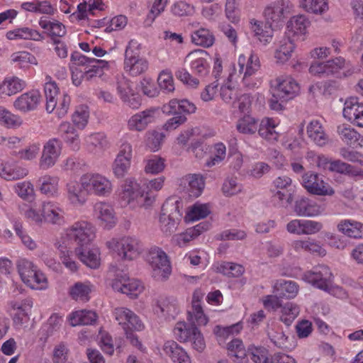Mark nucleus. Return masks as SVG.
Here are the masks:
<instances>
[{
  "mask_svg": "<svg viewBox=\"0 0 363 363\" xmlns=\"http://www.w3.org/2000/svg\"><path fill=\"white\" fill-rule=\"evenodd\" d=\"M26 82L16 77H6L0 83V99L11 96L21 91L26 87Z\"/></svg>",
  "mask_w": 363,
  "mask_h": 363,
  "instance_id": "obj_40",
  "label": "nucleus"
},
{
  "mask_svg": "<svg viewBox=\"0 0 363 363\" xmlns=\"http://www.w3.org/2000/svg\"><path fill=\"white\" fill-rule=\"evenodd\" d=\"M183 190L191 197H199L205 186L204 178L199 174H190L183 177L180 180Z\"/></svg>",
  "mask_w": 363,
  "mask_h": 363,
  "instance_id": "obj_32",
  "label": "nucleus"
},
{
  "mask_svg": "<svg viewBox=\"0 0 363 363\" xmlns=\"http://www.w3.org/2000/svg\"><path fill=\"white\" fill-rule=\"evenodd\" d=\"M250 25L255 37L261 43L267 45L271 42L273 38V29L269 23L252 19L250 21Z\"/></svg>",
  "mask_w": 363,
  "mask_h": 363,
  "instance_id": "obj_47",
  "label": "nucleus"
},
{
  "mask_svg": "<svg viewBox=\"0 0 363 363\" xmlns=\"http://www.w3.org/2000/svg\"><path fill=\"white\" fill-rule=\"evenodd\" d=\"M11 61L16 67L19 68H27L30 65H37L36 57L28 51H18L11 55Z\"/></svg>",
  "mask_w": 363,
  "mask_h": 363,
  "instance_id": "obj_62",
  "label": "nucleus"
},
{
  "mask_svg": "<svg viewBox=\"0 0 363 363\" xmlns=\"http://www.w3.org/2000/svg\"><path fill=\"white\" fill-rule=\"evenodd\" d=\"M302 186L308 192L315 195L331 196L335 191L331 186L325 182L318 174L308 172L302 176Z\"/></svg>",
  "mask_w": 363,
  "mask_h": 363,
  "instance_id": "obj_17",
  "label": "nucleus"
},
{
  "mask_svg": "<svg viewBox=\"0 0 363 363\" xmlns=\"http://www.w3.org/2000/svg\"><path fill=\"white\" fill-rule=\"evenodd\" d=\"M118 196L121 203L132 209L148 208L152 205V197L145 194L135 177H128L120 186Z\"/></svg>",
  "mask_w": 363,
  "mask_h": 363,
  "instance_id": "obj_2",
  "label": "nucleus"
},
{
  "mask_svg": "<svg viewBox=\"0 0 363 363\" xmlns=\"http://www.w3.org/2000/svg\"><path fill=\"white\" fill-rule=\"evenodd\" d=\"M328 75L338 79H345L352 75L354 68L349 60L342 56H337L326 60Z\"/></svg>",
  "mask_w": 363,
  "mask_h": 363,
  "instance_id": "obj_26",
  "label": "nucleus"
},
{
  "mask_svg": "<svg viewBox=\"0 0 363 363\" xmlns=\"http://www.w3.org/2000/svg\"><path fill=\"white\" fill-rule=\"evenodd\" d=\"M147 260L152 269V277L157 281H166L170 276L172 267L165 252L159 247H152L147 253Z\"/></svg>",
  "mask_w": 363,
  "mask_h": 363,
  "instance_id": "obj_8",
  "label": "nucleus"
},
{
  "mask_svg": "<svg viewBox=\"0 0 363 363\" xmlns=\"http://www.w3.org/2000/svg\"><path fill=\"white\" fill-rule=\"evenodd\" d=\"M237 75L230 73L228 81L220 87V97L225 103H233L238 97V89L235 87Z\"/></svg>",
  "mask_w": 363,
  "mask_h": 363,
  "instance_id": "obj_55",
  "label": "nucleus"
},
{
  "mask_svg": "<svg viewBox=\"0 0 363 363\" xmlns=\"http://www.w3.org/2000/svg\"><path fill=\"white\" fill-rule=\"evenodd\" d=\"M337 133L340 139L351 147H363V136L353 127L347 123L337 126Z\"/></svg>",
  "mask_w": 363,
  "mask_h": 363,
  "instance_id": "obj_38",
  "label": "nucleus"
},
{
  "mask_svg": "<svg viewBox=\"0 0 363 363\" xmlns=\"http://www.w3.org/2000/svg\"><path fill=\"white\" fill-rule=\"evenodd\" d=\"M182 202L175 197L167 199L163 203L159 216V228L165 236L174 233L182 218Z\"/></svg>",
  "mask_w": 363,
  "mask_h": 363,
  "instance_id": "obj_4",
  "label": "nucleus"
},
{
  "mask_svg": "<svg viewBox=\"0 0 363 363\" xmlns=\"http://www.w3.org/2000/svg\"><path fill=\"white\" fill-rule=\"evenodd\" d=\"M67 201L74 206H82L88 201L89 194L83 175L79 180H72L65 186Z\"/></svg>",
  "mask_w": 363,
  "mask_h": 363,
  "instance_id": "obj_15",
  "label": "nucleus"
},
{
  "mask_svg": "<svg viewBox=\"0 0 363 363\" xmlns=\"http://www.w3.org/2000/svg\"><path fill=\"white\" fill-rule=\"evenodd\" d=\"M155 313L165 318H174L179 311L177 301L172 297H165L156 301L153 306Z\"/></svg>",
  "mask_w": 363,
  "mask_h": 363,
  "instance_id": "obj_45",
  "label": "nucleus"
},
{
  "mask_svg": "<svg viewBox=\"0 0 363 363\" xmlns=\"http://www.w3.org/2000/svg\"><path fill=\"white\" fill-rule=\"evenodd\" d=\"M306 134L311 141L318 146H325L328 143V135L323 124L318 120H312L307 125Z\"/></svg>",
  "mask_w": 363,
  "mask_h": 363,
  "instance_id": "obj_43",
  "label": "nucleus"
},
{
  "mask_svg": "<svg viewBox=\"0 0 363 363\" xmlns=\"http://www.w3.org/2000/svg\"><path fill=\"white\" fill-rule=\"evenodd\" d=\"M227 150L224 143L218 142L213 144L212 146L211 155L206 161L204 166L211 168L220 164L225 160Z\"/></svg>",
  "mask_w": 363,
  "mask_h": 363,
  "instance_id": "obj_59",
  "label": "nucleus"
},
{
  "mask_svg": "<svg viewBox=\"0 0 363 363\" xmlns=\"http://www.w3.org/2000/svg\"><path fill=\"white\" fill-rule=\"evenodd\" d=\"M44 92L46 99L45 109L48 113H52L56 105V99L60 95L59 87L50 76L45 77Z\"/></svg>",
  "mask_w": 363,
  "mask_h": 363,
  "instance_id": "obj_50",
  "label": "nucleus"
},
{
  "mask_svg": "<svg viewBox=\"0 0 363 363\" xmlns=\"http://www.w3.org/2000/svg\"><path fill=\"white\" fill-rule=\"evenodd\" d=\"M298 7L306 13L323 15L329 9L328 0H298Z\"/></svg>",
  "mask_w": 363,
  "mask_h": 363,
  "instance_id": "obj_53",
  "label": "nucleus"
},
{
  "mask_svg": "<svg viewBox=\"0 0 363 363\" xmlns=\"http://www.w3.org/2000/svg\"><path fill=\"white\" fill-rule=\"evenodd\" d=\"M98 318L97 314L91 310H77L72 311L67 316L69 325L75 327L81 325H91Z\"/></svg>",
  "mask_w": 363,
  "mask_h": 363,
  "instance_id": "obj_49",
  "label": "nucleus"
},
{
  "mask_svg": "<svg viewBox=\"0 0 363 363\" xmlns=\"http://www.w3.org/2000/svg\"><path fill=\"white\" fill-rule=\"evenodd\" d=\"M239 74L242 75V82L249 89L258 88L262 82V78L257 76L261 64L259 56L253 50L240 54L238 58Z\"/></svg>",
  "mask_w": 363,
  "mask_h": 363,
  "instance_id": "obj_3",
  "label": "nucleus"
},
{
  "mask_svg": "<svg viewBox=\"0 0 363 363\" xmlns=\"http://www.w3.org/2000/svg\"><path fill=\"white\" fill-rule=\"evenodd\" d=\"M132 157V145L126 139L122 138L119 151L112 164L113 174L116 178H123L128 172L131 166Z\"/></svg>",
  "mask_w": 363,
  "mask_h": 363,
  "instance_id": "obj_12",
  "label": "nucleus"
},
{
  "mask_svg": "<svg viewBox=\"0 0 363 363\" xmlns=\"http://www.w3.org/2000/svg\"><path fill=\"white\" fill-rule=\"evenodd\" d=\"M301 87L291 75H280L270 81L272 98L269 100V108L276 111L284 109L285 104L300 93Z\"/></svg>",
  "mask_w": 363,
  "mask_h": 363,
  "instance_id": "obj_1",
  "label": "nucleus"
},
{
  "mask_svg": "<svg viewBox=\"0 0 363 363\" xmlns=\"http://www.w3.org/2000/svg\"><path fill=\"white\" fill-rule=\"evenodd\" d=\"M210 223L201 222L192 228H187L184 232L174 235L172 242L180 247L186 246L191 241L198 238L210 228Z\"/></svg>",
  "mask_w": 363,
  "mask_h": 363,
  "instance_id": "obj_30",
  "label": "nucleus"
},
{
  "mask_svg": "<svg viewBox=\"0 0 363 363\" xmlns=\"http://www.w3.org/2000/svg\"><path fill=\"white\" fill-rule=\"evenodd\" d=\"M323 228L322 223L314 220L292 219L286 225L289 234L296 235H311L319 233Z\"/></svg>",
  "mask_w": 363,
  "mask_h": 363,
  "instance_id": "obj_19",
  "label": "nucleus"
},
{
  "mask_svg": "<svg viewBox=\"0 0 363 363\" xmlns=\"http://www.w3.org/2000/svg\"><path fill=\"white\" fill-rule=\"evenodd\" d=\"M89 119V111L88 106L80 105L76 107L71 116V121L75 128L78 130H84Z\"/></svg>",
  "mask_w": 363,
  "mask_h": 363,
  "instance_id": "obj_64",
  "label": "nucleus"
},
{
  "mask_svg": "<svg viewBox=\"0 0 363 363\" xmlns=\"http://www.w3.org/2000/svg\"><path fill=\"white\" fill-rule=\"evenodd\" d=\"M208 59L207 52L201 49L194 50L186 57V60L189 61L191 72L200 76H205L209 72Z\"/></svg>",
  "mask_w": 363,
  "mask_h": 363,
  "instance_id": "obj_27",
  "label": "nucleus"
},
{
  "mask_svg": "<svg viewBox=\"0 0 363 363\" xmlns=\"http://www.w3.org/2000/svg\"><path fill=\"white\" fill-rule=\"evenodd\" d=\"M116 89L121 99L129 107L138 108L140 97L133 89V84L123 75L117 77Z\"/></svg>",
  "mask_w": 363,
  "mask_h": 363,
  "instance_id": "obj_20",
  "label": "nucleus"
},
{
  "mask_svg": "<svg viewBox=\"0 0 363 363\" xmlns=\"http://www.w3.org/2000/svg\"><path fill=\"white\" fill-rule=\"evenodd\" d=\"M229 354L233 357V361L237 363H248L247 351L240 339H233L228 344Z\"/></svg>",
  "mask_w": 363,
  "mask_h": 363,
  "instance_id": "obj_56",
  "label": "nucleus"
},
{
  "mask_svg": "<svg viewBox=\"0 0 363 363\" xmlns=\"http://www.w3.org/2000/svg\"><path fill=\"white\" fill-rule=\"evenodd\" d=\"M54 245L59 250V257L62 264L70 272H76L79 269V264L75 260V252L67 250L68 245H66L65 242L56 241Z\"/></svg>",
  "mask_w": 363,
  "mask_h": 363,
  "instance_id": "obj_48",
  "label": "nucleus"
},
{
  "mask_svg": "<svg viewBox=\"0 0 363 363\" xmlns=\"http://www.w3.org/2000/svg\"><path fill=\"white\" fill-rule=\"evenodd\" d=\"M62 142L57 138H51L48 140L43 149L40 159V167L43 169H48L53 167L58 160L62 152Z\"/></svg>",
  "mask_w": 363,
  "mask_h": 363,
  "instance_id": "obj_22",
  "label": "nucleus"
},
{
  "mask_svg": "<svg viewBox=\"0 0 363 363\" xmlns=\"http://www.w3.org/2000/svg\"><path fill=\"white\" fill-rule=\"evenodd\" d=\"M111 286L114 291L125 294L132 299L137 298L145 289L143 282L135 279H130L123 272H116Z\"/></svg>",
  "mask_w": 363,
  "mask_h": 363,
  "instance_id": "obj_11",
  "label": "nucleus"
},
{
  "mask_svg": "<svg viewBox=\"0 0 363 363\" xmlns=\"http://www.w3.org/2000/svg\"><path fill=\"white\" fill-rule=\"evenodd\" d=\"M300 313L299 306L292 302H287L280 306L279 320L286 325H291Z\"/></svg>",
  "mask_w": 363,
  "mask_h": 363,
  "instance_id": "obj_57",
  "label": "nucleus"
},
{
  "mask_svg": "<svg viewBox=\"0 0 363 363\" xmlns=\"http://www.w3.org/2000/svg\"><path fill=\"white\" fill-rule=\"evenodd\" d=\"M311 21L304 14L292 16L286 23V34L293 40H304Z\"/></svg>",
  "mask_w": 363,
  "mask_h": 363,
  "instance_id": "obj_24",
  "label": "nucleus"
},
{
  "mask_svg": "<svg viewBox=\"0 0 363 363\" xmlns=\"http://www.w3.org/2000/svg\"><path fill=\"white\" fill-rule=\"evenodd\" d=\"M280 120L277 118L265 117L262 119L257 131L259 135L270 142L275 143L279 138V133L275 128L279 125Z\"/></svg>",
  "mask_w": 363,
  "mask_h": 363,
  "instance_id": "obj_37",
  "label": "nucleus"
},
{
  "mask_svg": "<svg viewBox=\"0 0 363 363\" xmlns=\"http://www.w3.org/2000/svg\"><path fill=\"white\" fill-rule=\"evenodd\" d=\"M11 309L15 311L13 313V321L16 324H23L29 320L33 301L30 298H26L21 301H12L9 303Z\"/></svg>",
  "mask_w": 363,
  "mask_h": 363,
  "instance_id": "obj_42",
  "label": "nucleus"
},
{
  "mask_svg": "<svg viewBox=\"0 0 363 363\" xmlns=\"http://www.w3.org/2000/svg\"><path fill=\"white\" fill-rule=\"evenodd\" d=\"M89 196L106 198L113 191V182L104 174L98 172H86L82 174Z\"/></svg>",
  "mask_w": 363,
  "mask_h": 363,
  "instance_id": "obj_10",
  "label": "nucleus"
},
{
  "mask_svg": "<svg viewBox=\"0 0 363 363\" xmlns=\"http://www.w3.org/2000/svg\"><path fill=\"white\" fill-rule=\"evenodd\" d=\"M16 268L22 281L26 284L38 267L30 259L20 258L16 262Z\"/></svg>",
  "mask_w": 363,
  "mask_h": 363,
  "instance_id": "obj_60",
  "label": "nucleus"
},
{
  "mask_svg": "<svg viewBox=\"0 0 363 363\" xmlns=\"http://www.w3.org/2000/svg\"><path fill=\"white\" fill-rule=\"evenodd\" d=\"M333 274L330 269L324 264H319L303 273L302 279L313 286L324 290L328 284L333 283Z\"/></svg>",
  "mask_w": 363,
  "mask_h": 363,
  "instance_id": "obj_13",
  "label": "nucleus"
},
{
  "mask_svg": "<svg viewBox=\"0 0 363 363\" xmlns=\"http://www.w3.org/2000/svg\"><path fill=\"white\" fill-rule=\"evenodd\" d=\"M162 351L173 363H192L187 351L174 340L166 341L162 345Z\"/></svg>",
  "mask_w": 363,
  "mask_h": 363,
  "instance_id": "obj_31",
  "label": "nucleus"
},
{
  "mask_svg": "<svg viewBox=\"0 0 363 363\" xmlns=\"http://www.w3.org/2000/svg\"><path fill=\"white\" fill-rule=\"evenodd\" d=\"M19 213L30 223L40 225L44 223L43 201L38 207L36 203H22L18 206Z\"/></svg>",
  "mask_w": 363,
  "mask_h": 363,
  "instance_id": "obj_34",
  "label": "nucleus"
},
{
  "mask_svg": "<svg viewBox=\"0 0 363 363\" xmlns=\"http://www.w3.org/2000/svg\"><path fill=\"white\" fill-rule=\"evenodd\" d=\"M28 174L27 168L15 162H4L0 160V177L11 181L24 178Z\"/></svg>",
  "mask_w": 363,
  "mask_h": 363,
  "instance_id": "obj_41",
  "label": "nucleus"
},
{
  "mask_svg": "<svg viewBox=\"0 0 363 363\" xmlns=\"http://www.w3.org/2000/svg\"><path fill=\"white\" fill-rule=\"evenodd\" d=\"M257 121L249 114L240 117L236 123L237 130L245 135H252L257 131Z\"/></svg>",
  "mask_w": 363,
  "mask_h": 363,
  "instance_id": "obj_63",
  "label": "nucleus"
},
{
  "mask_svg": "<svg viewBox=\"0 0 363 363\" xmlns=\"http://www.w3.org/2000/svg\"><path fill=\"white\" fill-rule=\"evenodd\" d=\"M211 211V206L208 203L196 202L187 208L184 219L186 223L195 222L206 218Z\"/></svg>",
  "mask_w": 363,
  "mask_h": 363,
  "instance_id": "obj_51",
  "label": "nucleus"
},
{
  "mask_svg": "<svg viewBox=\"0 0 363 363\" xmlns=\"http://www.w3.org/2000/svg\"><path fill=\"white\" fill-rule=\"evenodd\" d=\"M95 237L96 228L91 223L78 220L63 230L59 241L65 242L68 245L74 241L79 247H84L91 243Z\"/></svg>",
  "mask_w": 363,
  "mask_h": 363,
  "instance_id": "obj_5",
  "label": "nucleus"
},
{
  "mask_svg": "<svg viewBox=\"0 0 363 363\" xmlns=\"http://www.w3.org/2000/svg\"><path fill=\"white\" fill-rule=\"evenodd\" d=\"M113 315L125 333L133 330L142 331L145 329V324L140 318L130 308H116L113 311Z\"/></svg>",
  "mask_w": 363,
  "mask_h": 363,
  "instance_id": "obj_14",
  "label": "nucleus"
},
{
  "mask_svg": "<svg viewBox=\"0 0 363 363\" xmlns=\"http://www.w3.org/2000/svg\"><path fill=\"white\" fill-rule=\"evenodd\" d=\"M337 228L339 232L347 237L354 239H363V223L353 220L344 219L341 220Z\"/></svg>",
  "mask_w": 363,
  "mask_h": 363,
  "instance_id": "obj_46",
  "label": "nucleus"
},
{
  "mask_svg": "<svg viewBox=\"0 0 363 363\" xmlns=\"http://www.w3.org/2000/svg\"><path fill=\"white\" fill-rule=\"evenodd\" d=\"M109 67V62L104 60H96L91 58L89 62L82 68L84 77L86 80L100 76L103 73L104 69Z\"/></svg>",
  "mask_w": 363,
  "mask_h": 363,
  "instance_id": "obj_54",
  "label": "nucleus"
},
{
  "mask_svg": "<svg viewBox=\"0 0 363 363\" xmlns=\"http://www.w3.org/2000/svg\"><path fill=\"white\" fill-rule=\"evenodd\" d=\"M141 45L132 39L126 45L124 54L123 69L131 77H137L145 73L148 67V61L140 56Z\"/></svg>",
  "mask_w": 363,
  "mask_h": 363,
  "instance_id": "obj_6",
  "label": "nucleus"
},
{
  "mask_svg": "<svg viewBox=\"0 0 363 363\" xmlns=\"http://www.w3.org/2000/svg\"><path fill=\"white\" fill-rule=\"evenodd\" d=\"M329 171L345 174L352 177H363L362 169H358L354 166H352L339 160H332Z\"/></svg>",
  "mask_w": 363,
  "mask_h": 363,
  "instance_id": "obj_61",
  "label": "nucleus"
},
{
  "mask_svg": "<svg viewBox=\"0 0 363 363\" xmlns=\"http://www.w3.org/2000/svg\"><path fill=\"white\" fill-rule=\"evenodd\" d=\"M157 115V109L155 108L139 111L129 118L127 123L128 128L132 131H143L155 121Z\"/></svg>",
  "mask_w": 363,
  "mask_h": 363,
  "instance_id": "obj_25",
  "label": "nucleus"
},
{
  "mask_svg": "<svg viewBox=\"0 0 363 363\" xmlns=\"http://www.w3.org/2000/svg\"><path fill=\"white\" fill-rule=\"evenodd\" d=\"M75 254L79 260L89 268L97 269L101 264V252L97 247L89 249L78 247L75 248Z\"/></svg>",
  "mask_w": 363,
  "mask_h": 363,
  "instance_id": "obj_39",
  "label": "nucleus"
},
{
  "mask_svg": "<svg viewBox=\"0 0 363 363\" xmlns=\"http://www.w3.org/2000/svg\"><path fill=\"white\" fill-rule=\"evenodd\" d=\"M296 45L293 39L286 37L280 40L277 44L274 52L276 63L284 65L292 56Z\"/></svg>",
  "mask_w": 363,
  "mask_h": 363,
  "instance_id": "obj_35",
  "label": "nucleus"
},
{
  "mask_svg": "<svg viewBox=\"0 0 363 363\" xmlns=\"http://www.w3.org/2000/svg\"><path fill=\"white\" fill-rule=\"evenodd\" d=\"M60 179L56 176L45 174L37 181L39 191L47 197L57 198L60 195Z\"/></svg>",
  "mask_w": 363,
  "mask_h": 363,
  "instance_id": "obj_36",
  "label": "nucleus"
},
{
  "mask_svg": "<svg viewBox=\"0 0 363 363\" xmlns=\"http://www.w3.org/2000/svg\"><path fill=\"white\" fill-rule=\"evenodd\" d=\"M294 211L298 216L315 217L320 215L324 208L315 201L301 197L295 201Z\"/></svg>",
  "mask_w": 363,
  "mask_h": 363,
  "instance_id": "obj_33",
  "label": "nucleus"
},
{
  "mask_svg": "<svg viewBox=\"0 0 363 363\" xmlns=\"http://www.w3.org/2000/svg\"><path fill=\"white\" fill-rule=\"evenodd\" d=\"M294 11V6L289 0H277L269 4L264 14L267 20L280 22Z\"/></svg>",
  "mask_w": 363,
  "mask_h": 363,
  "instance_id": "obj_21",
  "label": "nucleus"
},
{
  "mask_svg": "<svg viewBox=\"0 0 363 363\" xmlns=\"http://www.w3.org/2000/svg\"><path fill=\"white\" fill-rule=\"evenodd\" d=\"M83 145L89 152L94 155H101L110 147L106 134L102 132L85 135L83 138Z\"/></svg>",
  "mask_w": 363,
  "mask_h": 363,
  "instance_id": "obj_28",
  "label": "nucleus"
},
{
  "mask_svg": "<svg viewBox=\"0 0 363 363\" xmlns=\"http://www.w3.org/2000/svg\"><path fill=\"white\" fill-rule=\"evenodd\" d=\"M165 167L166 160L159 155H151L144 160V172L147 174H159Z\"/></svg>",
  "mask_w": 363,
  "mask_h": 363,
  "instance_id": "obj_58",
  "label": "nucleus"
},
{
  "mask_svg": "<svg viewBox=\"0 0 363 363\" xmlns=\"http://www.w3.org/2000/svg\"><path fill=\"white\" fill-rule=\"evenodd\" d=\"M93 216L104 229H112L118 223V218L113 206L104 201H99L94 203Z\"/></svg>",
  "mask_w": 363,
  "mask_h": 363,
  "instance_id": "obj_16",
  "label": "nucleus"
},
{
  "mask_svg": "<svg viewBox=\"0 0 363 363\" xmlns=\"http://www.w3.org/2000/svg\"><path fill=\"white\" fill-rule=\"evenodd\" d=\"M299 291L298 285L293 281L279 280L273 285V292L280 297L294 298Z\"/></svg>",
  "mask_w": 363,
  "mask_h": 363,
  "instance_id": "obj_52",
  "label": "nucleus"
},
{
  "mask_svg": "<svg viewBox=\"0 0 363 363\" xmlns=\"http://www.w3.org/2000/svg\"><path fill=\"white\" fill-rule=\"evenodd\" d=\"M106 247L117 254L123 259L132 260L136 258L140 250L139 240L134 237L111 238L106 242Z\"/></svg>",
  "mask_w": 363,
  "mask_h": 363,
  "instance_id": "obj_9",
  "label": "nucleus"
},
{
  "mask_svg": "<svg viewBox=\"0 0 363 363\" xmlns=\"http://www.w3.org/2000/svg\"><path fill=\"white\" fill-rule=\"evenodd\" d=\"M44 223L62 226L67 223L66 213L57 202L50 200L43 201Z\"/></svg>",
  "mask_w": 363,
  "mask_h": 363,
  "instance_id": "obj_23",
  "label": "nucleus"
},
{
  "mask_svg": "<svg viewBox=\"0 0 363 363\" xmlns=\"http://www.w3.org/2000/svg\"><path fill=\"white\" fill-rule=\"evenodd\" d=\"M342 116L351 124L363 128V101L355 96L347 98L343 105Z\"/></svg>",
  "mask_w": 363,
  "mask_h": 363,
  "instance_id": "obj_18",
  "label": "nucleus"
},
{
  "mask_svg": "<svg viewBox=\"0 0 363 363\" xmlns=\"http://www.w3.org/2000/svg\"><path fill=\"white\" fill-rule=\"evenodd\" d=\"M296 186L291 177L282 175L276 177L270 188L271 200L276 206L291 204L294 200Z\"/></svg>",
  "mask_w": 363,
  "mask_h": 363,
  "instance_id": "obj_7",
  "label": "nucleus"
},
{
  "mask_svg": "<svg viewBox=\"0 0 363 363\" xmlns=\"http://www.w3.org/2000/svg\"><path fill=\"white\" fill-rule=\"evenodd\" d=\"M6 37L9 40L42 41L45 38L42 33L29 27H20L9 30L6 34Z\"/></svg>",
  "mask_w": 363,
  "mask_h": 363,
  "instance_id": "obj_44",
  "label": "nucleus"
},
{
  "mask_svg": "<svg viewBox=\"0 0 363 363\" xmlns=\"http://www.w3.org/2000/svg\"><path fill=\"white\" fill-rule=\"evenodd\" d=\"M41 94L38 90H30L18 96L13 103V108L21 113L35 110L40 104Z\"/></svg>",
  "mask_w": 363,
  "mask_h": 363,
  "instance_id": "obj_29",
  "label": "nucleus"
}]
</instances>
